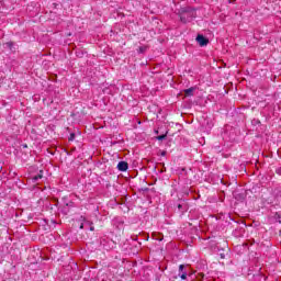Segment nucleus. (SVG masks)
I'll list each match as a JSON object with an SVG mask.
<instances>
[{
    "label": "nucleus",
    "mask_w": 281,
    "mask_h": 281,
    "mask_svg": "<svg viewBox=\"0 0 281 281\" xmlns=\"http://www.w3.org/2000/svg\"><path fill=\"white\" fill-rule=\"evenodd\" d=\"M43 177V171H40L38 175L33 177V181H38V179H41Z\"/></svg>",
    "instance_id": "5"
},
{
    "label": "nucleus",
    "mask_w": 281,
    "mask_h": 281,
    "mask_svg": "<svg viewBox=\"0 0 281 281\" xmlns=\"http://www.w3.org/2000/svg\"><path fill=\"white\" fill-rule=\"evenodd\" d=\"M220 256H221L222 260H225V258L227 257V255L225 252L220 254Z\"/></svg>",
    "instance_id": "10"
},
{
    "label": "nucleus",
    "mask_w": 281,
    "mask_h": 281,
    "mask_svg": "<svg viewBox=\"0 0 281 281\" xmlns=\"http://www.w3.org/2000/svg\"><path fill=\"white\" fill-rule=\"evenodd\" d=\"M79 228L85 229V224H81Z\"/></svg>",
    "instance_id": "12"
},
{
    "label": "nucleus",
    "mask_w": 281,
    "mask_h": 281,
    "mask_svg": "<svg viewBox=\"0 0 281 281\" xmlns=\"http://www.w3.org/2000/svg\"><path fill=\"white\" fill-rule=\"evenodd\" d=\"M178 207L181 209V204H179Z\"/></svg>",
    "instance_id": "14"
},
{
    "label": "nucleus",
    "mask_w": 281,
    "mask_h": 281,
    "mask_svg": "<svg viewBox=\"0 0 281 281\" xmlns=\"http://www.w3.org/2000/svg\"><path fill=\"white\" fill-rule=\"evenodd\" d=\"M183 269H186V266L180 265V266H179V272L182 273V272H183Z\"/></svg>",
    "instance_id": "9"
},
{
    "label": "nucleus",
    "mask_w": 281,
    "mask_h": 281,
    "mask_svg": "<svg viewBox=\"0 0 281 281\" xmlns=\"http://www.w3.org/2000/svg\"><path fill=\"white\" fill-rule=\"evenodd\" d=\"M167 135L162 134L156 137V139H158V142H164V139H166Z\"/></svg>",
    "instance_id": "6"
},
{
    "label": "nucleus",
    "mask_w": 281,
    "mask_h": 281,
    "mask_svg": "<svg viewBox=\"0 0 281 281\" xmlns=\"http://www.w3.org/2000/svg\"><path fill=\"white\" fill-rule=\"evenodd\" d=\"M68 139L69 142H74V139H76V134L71 133Z\"/></svg>",
    "instance_id": "8"
},
{
    "label": "nucleus",
    "mask_w": 281,
    "mask_h": 281,
    "mask_svg": "<svg viewBox=\"0 0 281 281\" xmlns=\"http://www.w3.org/2000/svg\"><path fill=\"white\" fill-rule=\"evenodd\" d=\"M194 87H191V88H189V89H186L184 90V97L186 98H192V95H194Z\"/></svg>",
    "instance_id": "4"
},
{
    "label": "nucleus",
    "mask_w": 281,
    "mask_h": 281,
    "mask_svg": "<svg viewBox=\"0 0 281 281\" xmlns=\"http://www.w3.org/2000/svg\"><path fill=\"white\" fill-rule=\"evenodd\" d=\"M180 278H181V280H187L188 279V272H182L180 274Z\"/></svg>",
    "instance_id": "7"
},
{
    "label": "nucleus",
    "mask_w": 281,
    "mask_h": 281,
    "mask_svg": "<svg viewBox=\"0 0 281 281\" xmlns=\"http://www.w3.org/2000/svg\"><path fill=\"white\" fill-rule=\"evenodd\" d=\"M192 19H196V10L192 8H184L180 12V21L182 23H190Z\"/></svg>",
    "instance_id": "1"
},
{
    "label": "nucleus",
    "mask_w": 281,
    "mask_h": 281,
    "mask_svg": "<svg viewBox=\"0 0 281 281\" xmlns=\"http://www.w3.org/2000/svg\"><path fill=\"white\" fill-rule=\"evenodd\" d=\"M196 43H199L200 47H205L210 43V40L207 37L199 34L195 38Z\"/></svg>",
    "instance_id": "2"
},
{
    "label": "nucleus",
    "mask_w": 281,
    "mask_h": 281,
    "mask_svg": "<svg viewBox=\"0 0 281 281\" xmlns=\"http://www.w3.org/2000/svg\"><path fill=\"white\" fill-rule=\"evenodd\" d=\"M95 229V227L91 226L90 227V232H93Z\"/></svg>",
    "instance_id": "13"
},
{
    "label": "nucleus",
    "mask_w": 281,
    "mask_h": 281,
    "mask_svg": "<svg viewBox=\"0 0 281 281\" xmlns=\"http://www.w3.org/2000/svg\"><path fill=\"white\" fill-rule=\"evenodd\" d=\"M117 170H120L121 172H126V170H128V162L120 161L117 164Z\"/></svg>",
    "instance_id": "3"
},
{
    "label": "nucleus",
    "mask_w": 281,
    "mask_h": 281,
    "mask_svg": "<svg viewBox=\"0 0 281 281\" xmlns=\"http://www.w3.org/2000/svg\"><path fill=\"white\" fill-rule=\"evenodd\" d=\"M199 277H200V278H205V274L199 273Z\"/></svg>",
    "instance_id": "11"
}]
</instances>
